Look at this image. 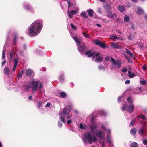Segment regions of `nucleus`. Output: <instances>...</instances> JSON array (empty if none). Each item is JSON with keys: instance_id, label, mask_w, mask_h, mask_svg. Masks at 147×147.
<instances>
[{"instance_id": "obj_49", "label": "nucleus", "mask_w": 147, "mask_h": 147, "mask_svg": "<svg viewBox=\"0 0 147 147\" xmlns=\"http://www.w3.org/2000/svg\"><path fill=\"white\" fill-rule=\"evenodd\" d=\"M143 142L144 144H147V140L144 139L143 140Z\"/></svg>"}, {"instance_id": "obj_48", "label": "nucleus", "mask_w": 147, "mask_h": 147, "mask_svg": "<svg viewBox=\"0 0 147 147\" xmlns=\"http://www.w3.org/2000/svg\"><path fill=\"white\" fill-rule=\"evenodd\" d=\"M99 69L100 70H101L102 69H103V70H104L105 69L104 67L102 65H101L99 66Z\"/></svg>"}, {"instance_id": "obj_32", "label": "nucleus", "mask_w": 147, "mask_h": 147, "mask_svg": "<svg viewBox=\"0 0 147 147\" xmlns=\"http://www.w3.org/2000/svg\"><path fill=\"white\" fill-rule=\"evenodd\" d=\"M136 132V129L135 128H134L132 129L130 131V133L131 134L133 135H134Z\"/></svg>"}, {"instance_id": "obj_37", "label": "nucleus", "mask_w": 147, "mask_h": 147, "mask_svg": "<svg viewBox=\"0 0 147 147\" xmlns=\"http://www.w3.org/2000/svg\"><path fill=\"white\" fill-rule=\"evenodd\" d=\"M144 132V128H142V129H139V134L141 135H142Z\"/></svg>"}, {"instance_id": "obj_15", "label": "nucleus", "mask_w": 147, "mask_h": 147, "mask_svg": "<svg viewBox=\"0 0 147 147\" xmlns=\"http://www.w3.org/2000/svg\"><path fill=\"white\" fill-rule=\"evenodd\" d=\"M136 12L139 15H142L144 13L143 10L140 7H137L135 9Z\"/></svg>"}, {"instance_id": "obj_63", "label": "nucleus", "mask_w": 147, "mask_h": 147, "mask_svg": "<svg viewBox=\"0 0 147 147\" xmlns=\"http://www.w3.org/2000/svg\"><path fill=\"white\" fill-rule=\"evenodd\" d=\"M131 28L134 30L135 28V26L134 24H132L131 26Z\"/></svg>"}, {"instance_id": "obj_4", "label": "nucleus", "mask_w": 147, "mask_h": 147, "mask_svg": "<svg viewBox=\"0 0 147 147\" xmlns=\"http://www.w3.org/2000/svg\"><path fill=\"white\" fill-rule=\"evenodd\" d=\"M31 85V88L32 92L34 93L38 88L39 92L40 93H43L44 92L43 84L39 81H32Z\"/></svg>"}, {"instance_id": "obj_26", "label": "nucleus", "mask_w": 147, "mask_h": 147, "mask_svg": "<svg viewBox=\"0 0 147 147\" xmlns=\"http://www.w3.org/2000/svg\"><path fill=\"white\" fill-rule=\"evenodd\" d=\"M118 9L120 12H123L125 10V8L122 6L120 5L118 7Z\"/></svg>"}, {"instance_id": "obj_56", "label": "nucleus", "mask_w": 147, "mask_h": 147, "mask_svg": "<svg viewBox=\"0 0 147 147\" xmlns=\"http://www.w3.org/2000/svg\"><path fill=\"white\" fill-rule=\"evenodd\" d=\"M6 60H5L3 61L2 63V66H3L6 63Z\"/></svg>"}, {"instance_id": "obj_1", "label": "nucleus", "mask_w": 147, "mask_h": 147, "mask_svg": "<svg viewBox=\"0 0 147 147\" xmlns=\"http://www.w3.org/2000/svg\"><path fill=\"white\" fill-rule=\"evenodd\" d=\"M87 120H89L92 123V124L90 126V128L91 132L94 135H96L99 138H103L104 136L105 131L106 130L105 127L103 124H102L100 126L101 129L102 130L97 129L98 127V125L95 122V118L92 115H89L87 118Z\"/></svg>"}, {"instance_id": "obj_16", "label": "nucleus", "mask_w": 147, "mask_h": 147, "mask_svg": "<svg viewBox=\"0 0 147 147\" xmlns=\"http://www.w3.org/2000/svg\"><path fill=\"white\" fill-rule=\"evenodd\" d=\"M112 48H118L121 49L123 48V47L121 46H118L116 43L112 42L110 45Z\"/></svg>"}, {"instance_id": "obj_25", "label": "nucleus", "mask_w": 147, "mask_h": 147, "mask_svg": "<svg viewBox=\"0 0 147 147\" xmlns=\"http://www.w3.org/2000/svg\"><path fill=\"white\" fill-rule=\"evenodd\" d=\"M6 45H5L3 47L2 54V59H4L5 57V49L6 47Z\"/></svg>"}, {"instance_id": "obj_38", "label": "nucleus", "mask_w": 147, "mask_h": 147, "mask_svg": "<svg viewBox=\"0 0 147 147\" xmlns=\"http://www.w3.org/2000/svg\"><path fill=\"white\" fill-rule=\"evenodd\" d=\"M18 58H15L14 59L13 61H14V65H17L18 63Z\"/></svg>"}, {"instance_id": "obj_14", "label": "nucleus", "mask_w": 147, "mask_h": 147, "mask_svg": "<svg viewBox=\"0 0 147 147\" xmlns=\"http://www.w3.org/2000/svg\"><path fill=\"white\" fill-rule=\"evenodd\" d=\"M107 13L108 14L107 16L108 18H112L113 19H114L116 18L115 14L114 13H112L111 11H108Z\"/></svg>"}, {"instance_id": "obj_6", "label": "nucleus", "mask_w": 147, "mask_h": 147, "mask_svg": "<svg viewBox=\"0 0 147 147\" xmlns=\"http://www.w3.org/2000/svg\"><path fill=\"white\" fill-rule=\"evenodd\" d=\"M131 99V97L127 99V104L124 105L122 107L123 111L127 110L129 113H132L134 111L135 107Z\"/></svg>"}, {"instance_id": "obj_39", "label": "nucleus", "mask_w": 147, "mask_h": 147, "mask_svg": "<svg viewBox=\"0 0 147 147\" xmlns=\"http://www.w3.org/2000/svg\"><path fill=\"white\" fill-rule=\"evenodd\" d=\"M138 118H141L145 120L146 119V117L145 115L141 114L138 116Z\"/></svg>"}, {"instance_id": "obj_19", "label": "nucleus", "mask_w": 147, "mask_h": 147, "mask_svg": "<svg viewBox=\"0 0 147 147\" xmlns=\"http://www.w3.org/2000/svg\"><path fill=\"white\" fill-rule=\"evenodd\" d=\"M110 38L112 40L114 41L116 40H121V38H120L113 35H111L110 36Z\"/></svg>"}, {"instance_id": "obj_35", "label": "nucleus", "mask_w": 147, "mask_h": 147, "mask_svg": "<svg viewBox=\"0 0 147 147\" xmlns=\"http://www.w3.org/2000/svg\"><path fill=\"white\" fill-rule=\"evenodd\" d=\"M99 46H100L101 48L105 49L106 47H107L104 44L103 42H101Z\"/></svg>"}, {"instance_id": "obj_46", "label": "nucleus", "mask_w": 147, "mask_h": 147, "mask_svg": "<svg viewBox=\"0 0 147 147\" xmlns=\"http://www.w3.org/2000/svg\"><path fill=\"white\" fill-rule=\"evenodd\" d=\"M100 114L102 116H104L106 115L105 113L104 112V111L102 110L101 111L100 113Z\"/></svg>"}, {"instance_id": "obj_21", "label": "nucleus", "mask_w": 147, "mask_h": 147, "mask_svg": "<svg viewBox=\"0 0 147 147\" xmlns=\"http://www.w3.org/2000/svg\"><path fill=\"white\" fill-rule=\"evenodd\" d=\"M57 96L61 98H64L66 96V94L64 92H59Z\"/></svg>"}, {"instance_id": "obj_13", "label": "nucleus", "mask_w": 147, "mask_h": 147, "mask_svg": "<svg viewBox=\"0 0 147 147\" xmlns=\"http://www.w3.org/2000/svg\"><path fill=\"white\" fill-rule=\"evenodd\" d=\"M85 54L87 55L88 57H90L91 56H94L95 54L97 55V54L95 52H93L91 51L88 50L85 52Z\"/></svg>"}, {"instance_id": "obj_52", "label": "nucleus", "mask_w": 147, "mask_h": 147, "mask_svg": "<svg viewBox=\"0 0 147 147\" xmlns=\"http://www.w3.org/2000/svg\"><path fill=\"white\" fill-rule=\"evenodd\" d=\"M59 79L60 81L61 82H62L63 81V76L60 77Z\"/></svg>"}, {"instance_id": "obj_61", "label": "nucleus", "mask_w": 147, "mask_h": 147, "mask_svg": "<svg viewBox=\"0 0 147 147\" xmlns=\"http://www.w3.org/2000/svg\"><path fill=\"white\" fill-rule=\"evenodd\" d=\"M121 96H119L118 97V101L119 102H120L121 99Z\"/></svg>"}, {"instance_id": "obj_12", "label": "nucleus", "mask_w": 147, "mask_h": 147, "mask_svg": "<svg viewBox=\"0 0 147 147\" xmlns=\"http://www.w3.org/2000/svg\"><path fill=\"white\" fill-rule=\"evenodd\" d=\"M24 7L25 9L28 10L31 12H34V10L33 8L27 3H25L24 4Z\"/></svg>"}, {"instance_id": "obj_53", "label": "nucleus", "mask_w": 147, "mask_h": 147, "mask_svg": "<svg viewBox=\"0 0 147 147\" xmlns=\"http://www.w3.org/2000/svg\"><path fill=\"white\" fill-rule=\"evenodd\" d=\"M71 27L72 29H74V30L76 29V27L75 26L74 24H71Z\"/></svg>"}, {"instance_id": "obj_23", "label": "nucleus", "mask_w": 147, "mask_h": 147, "mask_svg": "<svg viewBox=\"0 0 147 147\" xmlns=\"http://www.w3.org/2000/svg\"><path fill=\"white\" fill-rule=\"evenodd\" d=\"M87 11L88 12V15L90 17H92L93 16L94 11L91 9H88L87 10Z\"/></svg>"}, {"instance_id": "obj_27", "label": "nucleus", "mask_w": 147, "mask_h": 147, "mask_svg": "<svg viewBox=\"0 0 147 147\" xmlns=\"http://www.w3.org/2000/svg\"><path fill=\"white\" fill-rule=\"evenodd\" d=\"M128 76L130 78H133L135 76V75L134 73H131L130 70L128 72Z\"/></svg>"}, {"instance_id": "obj_34", "label": "nucleus", "mask_w": 147, "mask_h": 147, "mask_svg": "<svg viewBox=\"0 0 147 147\" xmlns=\"http://www.w3.org/2000/svg\"><path fill=\"white\" fill-rule=\"evenodd\" d=\"M99 141L100 143L102 144V147H105L106 143L105 142L103 141L102 142V140L101 139H99Z\"/></svg>"}, {"instance_id": "obj_8", "label": "nucleus", "mask_w": 147, "mask_h": 147, "mask_svg": "<svg viewBox=\"0 0 147 147\" xmlns=\"http://www.w3.org/2000/svg\"><path fill=\"white\" fill-rule=\"evenodd\" d=\"M17 39V37L16 36H15L14 38V39L13 41V49L11 50L10 51V59L11 60H12L14 56H15V53L16 52H17V49H14V48L16 47V46L15 45V44L16 43V42Z\"/></svg>"}, {"instance_id": "obj_30", "label": "nucleus", "mask_w": 147, "mask_h": 147, "mask_svg": "<svg viewBox=\"0 0 147 147\" xmlns=\"http://www.w3.org/2000/svg\"><path fill=\"white\" fill-rule=\"evenodd\" d=\"M126 52L130 57H132L133 54L129 50L127 49H126Z\"/></svg>"}, {"instance_id": "obj_55", "label": "nucleus", "mask_w": 147, "mask_h": 147, "mask_svg": "<svg viewBox=\"0 0 147 147\" xmlns=\"http://www.w3.org/2000/svg\"><path fill=\"white\" fill-rule=\"evenodd\" d=\"M127 70L126 68H123L122 69V71L123 72H126L127 71Z\"/></svg>"}, {"instance_id": "obj_54", "label": "nucleus", "mask_w": 147, "mask_h": 147, "mask_svg": "<svg viewBox=\"0 0 147 147\" xmlns=\"http://www.w3.org/2000/svg\"><path fill=\"white\" fill-rule=\"evenodd\" d=\"M58 125L59 127H61L62 126V123L61 121H59L58 122Z\"/></svg>"}, {"instance_id": "obj_9", "label": "nucleus", "mask_w": 147, "mask_h": 147, "mask_svg": "<svg viewBox=\"0 0 147 147\" xmlns=\"http://www.w3.org/2000/svg\"><path fill=\"white\" fill-rule=\"evenodd\" d=\"M96 54H97V55L95 54L94 56L92 57V60H94L95 59V61L98 63L101 62L103 59L102 57L100 55L99 53L96 52Z\"/></svg>"}, {"instance_id": "obj_11", "label": "nucleus", "mask_w": 147, "mask_h": 147, "mask_svg": "<svg viewBox=\"0 0 147 147\" xmlns=\"http://www.w3.org/2000/svg\"><path fill=\"white\" fill-rule=\"evenodd\" d=\"M79 11V9L77 7H76V9L75 10H72L69 12V10H68L67 12L69 17L70 18H72L73 16L71 15L70 14L72 15H74L76 14H77L78 13Z\"/></svg>"}, {"instance_id": "obj_24", "label": "nucleus", "mask_w": 147, "mask_h": 147, "mask_svg": "<svg viewBox=\"0 0 147 147\" xmlns=\"http://www.w3.org/2000/svg\"><path fill=\"white\" fill-rule=\"evenodd\" d=\"M85 49L84 46H79L78 47V49L80 52H82L84 51Z\"/></svg>"}, {"instance_id": "obj_28", "label": "nucleus", "mask_w": 147, "mask_h": 147, "mask_svg": "<svg viewBox=\"0 0 147 147\" xmlns=\"http://www.w3.org/2000/svg\"><path fill=\"white\" fill-rule=\"evenodd\" d=\"M93 42L96 45L99 46L101 42H100L98 39H95L93 40Z\"/></svg>"}, {"instance_id": "obj_57", "label": "nucleus", "mask_w": 147, "mask_h": 147, "mask_svg": "<svg viewBox=\"0 0 147 147\" xmlns=\"http://www.w3.org/2000/svg\"><path fill=\"white\" fill-rule=\"evenodd\" d=\"M131 57H130L128 59H127L128 61V62L129 63H131L132 62V60H131Z\"/></svg>"}, {"instance_id": "obj_20", "label": "nucleus", "mask_w": 147, "mask_h": 147, "mask_svg": "<svg viewBox=\"0 0 147 147\" xmlns=\"http://www.w3.org/2000/svg\"><path fill=\"white\" fill-rule=\"evenodd\" d=\"M10 69L6 67L4 69L3 72L5 75L9 76L10 74Z\"/></svg>"}, {"instance_id": "obj_3", "label": "nucleus", "mask_w": 147, "mask_h": 147, "mask_svg": "<svg viewBox=\"0 0 147 147\" xmlns=\"http://www.w3.org/2000/svg\"><path fill=\"white\" fill-rule=\"evenodd\" d=\"M98 139V138L96 136H92L90 133L89 131L85 133L82 136V139L86 145L88 143L90 144H92L93 142H96Z\"/></svg>"}, {"instance_id": "obj_40", "label": "nucleus", "mask_w": 147, "mask_h": 147, "mask_svg": "<svg viewBox=\"0 0 147 147\" xmlns=\"http://www.w3.org/2000/svg\"><path fill=\"white\" fill-rule=\"evenodd\" d=\"M131 147H137L138 146V144L137 143L134 142L131 144Z\"/></svg>"}, {"instance_id": "obj_10", "label": "nucleus", "mask_w": 147, "mask_h": 147, "mask_svg": "<svg viewBox=\"0 0 147 147\" xmlns=\"http://www.w3.org/2000/svg\"><path fill=\"white\" fill-rule=\"evenodd\" d=\"M111 131L110 129H107V141L109 144L110 146L112 147L113 146V144L111 140V137L110 136Z\"/></svg>"}, {"instance_id": "obj_5", "label": "nucleus", "mask_w": 147, "mask_h": 147, "mask_svg": "<svg viewBox=\"0 0 147 147\" xmlns=\"http://www.w3.org/2000/svg\"><path fill=\"white\" fill-rule=\"evenodd\" d=\"M71 108H69V109L64 108L62 112L60 113L59 114L60 118L61 121L63 123L66 122L65 118L67 120L70 119L72 115L70 114Z\"/></svg>"}, {"instance_id": "obj_59", "label": "nucleus", "mask_w": 147, "mask_h": 147, "mask_svg": "<svg viewBox=\"0 0 147 147\" xmlns=\"http://www.w3.org/2000/svg\"><path fill=\"white\" fill-rule=\"evenodd\" d=\"M72 122V120L71 119L68 120L67 122V123L68 124H70Z\"/></svg>"}, {"instance_id": "obj_62", "label": "nucleus", "mask_w": 147, "mask_h": 147, "mask_svg": "<svg viewBox=\"0 0 147 147\" xmlns=\"http://www.w3.org/2000/svg\"><path fill=\"white\" fill-rule=\"evenodd\" d=\"M116 32L119 34H121L122 33V32L119 30H116Z\"/></svg>"}, {"instance_id": "obj_58", "label": "nucleus", "mask_w": 147, "mask_h": 147, "mask_svg": "<svg viewBox=\"0 0 147 147\" xmlns=\"http://www.w3.org/2000/svg\"><path fill=\"white\" fill-rule=\"evenodd\" d=\"M138 45L141 48H142L143 47V46L142 43H139Z\"/></svg>"}, {"instance_id": "obj_43", "label": "nucleus", "mask_w": 147, "mask_h": 147, "mask_svg": "<svg viewBox=\"0 0 147 147\" xmlns=\"http://www.w3.org/2000/svg\"><path fill=\"white\" fill-rule=\"evenodd\" d=\"M67 2L68 5V8L69 9L71 5H73V4H71L69 1H67Z\"/></svg>"}, {"instance_id": "obj_45", "label": "nucleus", "mask_w": 147, "mask_h": 147, "mask_svg": "<svg viewBox=\"0 0 147 147\" xmlns=\"http://www.w3.org/2000/svg\"><path fill=\"white\" fill-rule=\"evenodd\" d=\"M45 106L46 107H49L51 108L52 107V105L50 103L48 102L47 103Z\"/></svg>"}, {"instance_id": "obj_2", "label": "nucleus", "mask_w": 147, "mask_h": 147, "mask_svg": "<svg viewBox=\"0 0 147 147\" xmlns=\"http://www.w3.org/2000/svg\"><path fill=\"white\" fill-rule=\"evenodd\" d=\"M42 26V20H37L29 26L28 30L26 31V33L30 37H34L40 33Z\"/></svg>"}, {"instance_id": "obj_36", "label": "nucleus", "mask_w": 147, "mask_h": 147, "mask_svg": "<svg viewBox=\"0 0 147 147\" xmlns=\"http://www.w3.org/2000/svg\"><path fill=\"white\" fill-rule=\"evenodd\" d=\"M147 81L144 80H141L140 81V83L141 84L145 85Z\"/></svg>"}, {"instance_id": "obj_17", "label": "nucleus", "mask_w": 147, "mask_h": 147, "mask_svg": "<svg viewBox=\"0 0 147 147\" xmlns=\"http://www.w3.org/2000/svg\"><path fill=\"white\" fill-rule=\"evenodd\" d=\"M73 38L78 46L81 44V41L80 39H79L77 36L73 37Z\"/></svg>"}, {"instance_id": "obj_41", "label": "nucleus", "mask_w": 147, "mask_h": 147, "mask_svg": "<svg viewBox=\"0 0 147 147\" xmlns=\"http://www.w3.org/2000/svg\"><path fill=\"white\" fill-rule=\"evenodd\" d=\"M81 16L83 17L87 18V16L86 15L84 11H82L81 14Z\"/></svg>"}, {"instance_id": "obj_64", "label": "nucleus", "mask_w": 147, "mask_h": 147, "mask_svg": "<svg viewBox=\"0 0 147 147\" xmlns=\"http://www.w3.org/2000/svg\"><path fill=\"white\" fill-rule=\"evenodd\" d=\"M147 67L146 66H143V69L144 70H146L147 69Z\"/></svg>"}, {"instance_id": "obj_50", "label": "nucleus", "mask_w": 147, "mask_h": 147, "mask_svg": "<svg viewBox=\"0 0 147 147\" xmlns=\"http://www.w3.org/2000/svg\"><path fill=\"white\" fill-rule=\"evenodd\" d=\"M17 65H14L12 69V71L14 72L15 71Z\"/></svg>"}, {"instance_id": "obj_31", "label": "nucleus", "mask_w": 147, "mask_h": 147, "mask_svg": "<svg viewBox=\"0 0 147 147\" xmlns=\"http://www.w3.org/2000/svg\"><path fill=\"white\" fill-rule=\"evenodd\" d=\"M24 70H22L20 72L18 73V79H20L22 77V75Z\"/></svg>"}, {"instance_id": "obj_51", "label": "nucleus", "mask_w": 147, "mask_h": 147, "mask_svg": "<svg viewBox=\"0 0 147 147\" xmlns=\"http://www.w3.org/2000/svg\"><path fill=\"white\" fill-rule=\"evenodd\" d=\"M137 90H138V91L137 92V93H140L141 92V88L138 87L136 89Z\"/></svg>"}, {"instance_id": "obj_47", "label": "nucleus", "mask_w": 147, "mask_h": 147, "mask_svg": "<svg viewBox=\"0 0 147 147\" xmlns=\"http://www.w3.org/2000/svg\"><path fill=\"white\" fill-rule=\"evenodd\" d=\"M42 105V102L41 101H38V105L39 108L41 107Z\"/></svg>"}, {"instance_id": "obj_44", "label": "nucleus", "mask_w": 147, "mask_h": 147, "mask_svg": "<svg viewBox=\"0 0 147 147\" xmlns=\"http://www.w3.org/2000/svg\"><path fill=\"white\" fill-rule=\"evenodd\" d=\"M82 34L84 36H85V37L87 38H90V37L87 34L85 33L84 32H83Z\"/></svg>"}, {"instance_id": "obj_60", "label": "nucleus", "mask_w": 147, "mask_h": 147, "mask_svg": "<svg viewBox=\"0 0 147 147\" xmlns=\"http://www.w3.org/2000/svg\"><path fill=\"white\" fill-rule=\"evenodd\" d=\"M130 81L129 80H127L125 81V84H129L130 83Z\"/></svg>"}, {"instance_id": "obj_18", "label": "nucleus", "mask_w": 147, "mask_h": 147, "mask_svg": "<svg viewBox=\"0 0 147 147\" xmlns=\"http://www.w3.org/2000/svg\"><path fill=\"white\" fill-rule=\"evenodd\" d=\"M104 7L105 9L107 11V12L108 11H111L110 9H111V6L109 3L104 4Z\"/></svg>"}, {"instance_id": "obj_22", "label": "nucleus", "mask_w": 147, "mask_h": 147, "mask_svg": "<svg viewBox=\"0 0 147 147\" xmlns=\"http://www.w3.org/2000/svg\"><path fill=\"white\" fill-rule=\"evenodd\" d=\"M33 73V71L30 69H28L26 70V74L27 76H30L32 75Z\"/></svg>"}, {"instance_id": "obj_29", "label": "nucleus", "mask_w": 147, "mask_h": 147, "mask_svg": "<svg viewBox=\"0 0 147 147\" xmlns=\"http://www.w3.org/2000/svg\"><path fill=\"white\" fill-rule=\"evenodd\" d=\"M124 21L125 22H128L130 20V17L127 15H125L124 18Z\"/></svg>"}, {"instance_id": "obj_7", "label": "nucleus", "mask_w": 147, "mask_h": 147, "mask_svg": "<svg viewBox=\"0 0 147 147\" xmlns=\"http://www.w3.org/2000/svg\"><path fill=\"white\" fill-rule=\"evenodd\" d=\"M111 66L113 68L116 69L120 68L122 64V61L117 60H115L113 58H111Z\"/></svg>"}, {"instance_id": "obj_42", "label": "nucleus", "mask_w": 147, "mask_h": 147, "mask_svg": "<svg viewBox=\"0 0 147 147\" xmlns=\"http://www.w3.org/2000/svg\"><path fill=\"white\" fill-rule=\"evenodd\" d=\"M135 122V120L134 119H133L131 122L129 126L130 127L133 126L134 125V123Z\"/></svg>"}, {"instance_id": "obj_33", "label": "nucleus", "mask_w": 147, "mask_h": 147, "mask_svg": "<svg viewBox=\"0 0 147 147\" xmlns=\"http://www.w3.org/2000/svg\"><path fill=\"white\" fill-rule=\"evenodd\" d=\"M80 128L82 129H84L86 127V125L85 124L83 123H80Z\"/></svg>"}]
</instances>
